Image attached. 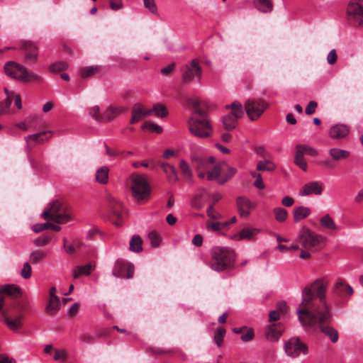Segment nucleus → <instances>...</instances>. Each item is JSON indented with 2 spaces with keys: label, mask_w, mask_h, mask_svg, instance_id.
I'll list each match as a JSON object with an SVG mask.
<instances>
[{
  "label": "nucleus",
  "mask_w": 363,
  "mask_h": 363,
  "mask_svg": "<svg viewBox=\"0 0 363 363\" xmlns=\"http://www.w3.org/2000/svg\"><path fill=\"white\" fill-rule=\"evenodd\" d=\"M328 281L325 277L317 279L302 290L301 302L296 309L301 325L304 328H318L335 343L338 340L337 330L328 325L332 313L326 300Z\"/></svg>",
  "instance_id": "nucleus-1"
},
{
  "label": "nucleus",
  "mask_w": 363,
  "mask_h": 363,
  "mask_svg": "<svg viewBox=\"0 0 363 363\" xmlns=\"http://www.w3.org/2000/svg\"><path fill=\"white\" fill-rule=\"evenodd\" d=\"M192 162L197 172L198 177L204 179L206 176L209 181L218 179L221 174L222 165H225V162L224 161L216 164L215 158L212 156L194 157Z\"/></svg>",
  "instance_id": "nucleus-2"
},
{
  "label": "nucleus",
  "mask_w": 363,
  "mask_h": 363,
  "mask_svg": "<svg viewBox=\"0 0 363 363\" xmlns=\"http://www.w3.org/2000/svg\"><path fill=\"white\" fill-rule=\"evenodd\" d=\"M190 133L201 138H209L212 135L213 128L207 114L199 108H196L188 121Z\"/></svg>",
  "instance_id": "nucleus-3"
},
{
  "label": "nucleus",
  "mask_w": 363,
  "mask_h": 363,
  "mask_svg": "<svg viewBox=\"0 0 363 363\" xmlns=\"http://www.w3.org/2000/svg\"><path fill=\"white\" fill-rule=\"evenodd\" d=\"M234 263L232 252L220 247H214L211 250L210 267L216 272H223L231 268Z\"/></svg>",
  "instance_id": "nucleus-4"
},
{
  "label": "nucleus",
  "mask_w": 363,
  "mask_h": 363,
  "mask_svg": "<svg viewBox=\"0 0 363 363\" xmlns=\"http://www.w3.org/2000/svg\"><path fill=\"white\" fill-rule=\"evenodd\" d=\"M41 217L59 224H64L72 220V216L67 207L59 200L50 202L49 207L42 213Z\"/></svg>",
  "instance_id": "nucleus-5"
},
{
  "label": "nucleus",
  "mask_w": 363,
  "mask_h": 363,
  "mask_svg": "<svg viewBox=\"0 0 363 363\" xmlns=\"http://www.w3.org/2000/svg\"><path fill=\"white\" fill-rule=\"evenodd\" d=\"M4 71L9 77L23 82L38 81L40 79L38 74L27 70L23 65L13 61L5 64Z\"/></svg>",
  "instance_id": "nucleus-6"
},
{
  "label": "nucleus",
  "mask_w": 363,
  "mask_h": 363,
  "mask_svg": "<svg viewBox=\"0 0 363 363\" xmlns=\"http://www.w3.org/2000/svg\"><path fill=\"white\" fill-rule=\"evenodd\" d=\"M131 190L133 197L138 202H142L149 199L151 189L143 175L133 174L131 175Z\"/></svg>",
  "instance_id": "nucleus-7"
},
{
  "label": "nucleus",
  "mask_w": 363,
  "mask_h": 363,
  "mask_svg": "<svg viewBox=\"0 0 363 363\" xmlns=\"http://www.w3.org/2000/svg\"><path fill=\"white\" fill-rule=\"evenodd\" d=\"M322 237L303 226L298 232L296 241L307 250H312L321 242Z\"/></svg>",
  "instance_id": "nucleus-8"
},
{
  "label": "nucleus",
  "mask_w": 363,
  "mask_h": 363,
  "mask_svg": "<svg viewBox=\"0 0 363 363\" xmlns=\"http://www.w3.org/2000/svg\"><path fill=\"white\" fill-rule=\"evenodd\" d=\"M226 108H231L232 111L230 113L225 116L223 118V127L227 130H233L238 123V118H240L243 115V108L240 103L233 102L230 105H226Z\"/></svg>",
  "instance_id": "nucleus-9"
},
{
  "label": "nucleus",
  "mask_w": 363,
  "mask_h": 363,
  "mask_svg": "<svg viewBox=\"0 0 363 363\" xmlns=\"http://www.w3.org/2000/svg\"><path fill=\"white\" fill-rule=\"evenodd\" d=\"M348 20L355 25L363 26V0L351 1L347 7Z\"/></svg>",
  "instance_id": "nucleus-10"
},
{
  "label": "nucleus",
  "mask_w": 363,
  "mask_h": 363,
  "mask_svg": "<svg viewBox=\"0 0 363 363\" xmlns=\"http://www.w3.org/2000/svg\"><path fill=\"white\" fill-rule=\"evenodd\" d=\"M286 354L292 358L298 357L301 354H306L308 347L301 342L298 337H292L284 343Z\"/></svg>",
  "instance_id": "nucleus-11"
},
{
  "label": "nucleus",
  "mask_w": 363,
  "mask_h": 363,
  "mask_svg": "<svg viewBox=\"0 0 363 363\" xmlns=\"http://www.w3.org/2000/svg\"><path fill=\"white\" fill-rule=\"evenodd\" d=\"M182 72V79L184 82H189L195 78L200 82L202 72L197 59L193 60L189 65H186L183 67Z\"/></svg>",
  "instance_id": "nucleus-12"
},
{
  "label": "nucleus",
  "mask_w": 363,
  "mask_h": 363,
  "mask_svg": "<svg viewBox=\"0 0 363 363\" xmlns=\"http://www.w3.org/2000/svg\"><path fill=\"white\" fill-rule=\"evenodd\" d=\"M134 273V267L130 262L118 259L114 264L112 274L116 277L130 279Z\"/></svg>",
  "instance_id": "nucleus-13"
},
{
  "label": "nucleus",
  "mask_w": 363,
  "mask_h": 363,
  "mask_svg": "<svg viewBox=\"0 0 363 363\" xmlns=\"http://www.w3.org/2000/svg\"><path fill=\"white\" fill-rule=\"evenodd\" d=\"M266 108V104L259 99L248 100L245 103L247 114L252 121L257 120L262 114Z\"/></svg>",
  "instance_id": "nucleus-14"
},
{
  "label": "nucleus",
  "mask_w": 363,
  "mask_h": 363,
  "mask_svg": "<svg viewBox=\"0 0 363 363\" xmlns=\"http://www.w3.org/2000/svg\"><path fill=\"white\" fill-rule=\"evenodd\" d=\"M20 295V289L15 285H6L0 289V311L9 298H15Z\"/></svg>",
  "instance_id": "nucleus-15"
},
{
  "label": "nucleus",
  "mask_w": 363,
  "mask_h": 363,
  "mask_svg": "<svg viewBox=\"0 0 363 363\" xmlns=\"http://www.w3.org/2000/svg\"><path fill=\"white\" fill-rule=\"evenodd\" d=\"M323 184L318 181H313L305 184L298 191L300 196H306L312 194L319 196L323 193Z\"/></svg>",
  "instance_id": "nucleus-16"
},
{
  "label": "nucleus",
  "mask_w": 363,
  "mask_h": 363,
  "mask_svg": "<svg viewBox=\"0 0 363 363\" xmlns=\"http://www.w3.org/2000/svg\"><path fill=\"white\" fill-rule=\"evenodd\" d=\"M21 48L25 55L26 62L34 63L38 55V48L35 44L31 41H24L22 43Z\"/></svg>",
  "instance_id": "nucleus-17"
},
{
  "label": "nucleus",
  "mask_w": 363,
  "mask_h": 363,
  "mask_svg": "<svg viewBox=\"0 0 363 363\" xmlns=\"http://www.w3.org/2000/svg\"><path fill=\"white\" fill-rule=\"evenodd\" d=\"M284 330V325L280 323H272L266 328V338L270 342H277Z\"/></svg>",
  "instance_id": "nucleus-18"
},
{
  "label": "nucleus",
  "mask_w": 363,
  "mask_h": 363,
  "mask_svg": "<svg viewBox=\"0 0 363 363\" xmlns=\"http://www.w3.org/2000/svg\"><path fill=\"white\" fill-rule=\"evenodd\" d=\"M147 116H149L148 109H146L145 106L141 104H135L133 105L131 109V118L130 123L131 124H135Z\"/></svg>",
  "instance_id": "nucleus-19"
},
{
  "label": "nucleus",
  "mask_w": 363,
  "mask_h": 363,
  "mask_svg": "<svg viewBox=\"0 0 363 363\" xmlns=\"http://www.w3.org/2000/svg\"><path fill=\"white\" fill-rule=\"evenodd\" d=\"M47 131H42L35 134L29 135L25 137V140L27 143L26 150L28 152L31 150V146L34 145L43 144L45 141H47L49 138L45 137L47 135Z\"/></svg>",
  "instance_id": "nucleus-20"
},
{
  "label": "nucleus",
  "mask_w": 363,
  "mask_h": 363,
  "mask_svg": "<svg viewBox=\"0 0 363 363\" xmlns=\"http://www.w3.org/2000/svg\"><path fill=\"white\" fill-rule=\"evenodd\" d=\"M238 210L241 217H247L254 205L245 196H239L236 201Z\"/></svg>",
  "instance_id": "nucleus-21"
},
{
  "label": "nucleus",
  "mask_w": 363,
  "mask_h": 363,
  "mask_svg": "<svg viewBox=\"0 0 363 363\" xmlns=\"http://www.w3.org/2000/svg\"><path fill=\"white\" fill-rule=\"evenodd\" d=\"M259 232V230L255 228H244L240 232L233 236V239L237 241L253 239Z\"/></svg>",
  "instance_id": "nucleus-22"
},
{
  "label": "nucleus",
  "mask_w": 363,
  "mask_h": 363,
  "mask_svg": "<svg viewBox=\"0 0 363 363\" xmlns=\"http://www.w3.org/2000/svg\"><path fill=\"white\" fill-rule=\"evenodd\" d=\"M349 128L344 124H337L332 126L329 130V136L333 139H341L349 133Z\"/></svg>",
  "instance_id": "nucleus-23"
},
{
  "label": "nucleus",
  "mask_w": 363,
  "mask_h": 363,
  "mask_svg": "<svg viewBox=\"0 0 363 363\" xmlns=\"http://www.w3.org/2000/svg\"><path fill=\"white\" fill-rule=\"evenodd\" d=\"M334 291L340 296H350L353 294V289L351 286L348 285L342 279H339L334 288Z\"/></svg>",
  "instance_id": "nucleus-24"
},
{
  "label": "nucleus",
  "mask_w": 363,
  "mask_h": 363,
  "mask_svg": "<svg viewBox=\"0 0 363 363\" xmlns=\"http://www.w3.org/2000/svg\"><path fill=\"white\" fill-rule=\"evenodd\" d=\"M160 167L166 174L167 179L170 184H174L179 180L175 167L168 163H161Z\"/></svg>",
  "instance_id": "nucleus-25"
},
{
  "label": "nucleus",
  "mask_w": 363,
  "mask_h": 363,
  "mask_svg": "<svg viewBox=\"0 0 363 363\" xmlns=\"http://www.w3.org/2000/svg\"><path fill=\"white\" fill-rule=\"evenodd\" d=\"M125 111V108L123 107L110 106L102 113L101 122L110 121Z\"/></svg>",
  "instance_id": "nucleus-26"
},
{
  "label": "nucleus",
  "mask_w": 363,
  "mask_h": 363,
  "mask_svg": "<svg viewBox=\"0 0 363 363\" xmlns=\"http://www.w3.org/2000/svg\"><path fill=\"white\" fill-rule=\"evenodd\" d=\"M328 154L330 157L336 162L347 160L350 156V152L349 151L338 147L330 148L328 151Z\"/></svg>",
  "instance_id": "nucleus-27"
},
{
  "label": "nucleus",
  "mask_w": 363,
  "mask_h": 363,
  "mask_svg": "<svg viewBox=\"0 0 363 363\" xmlns=\"http://www.w3.org/2000/svg\"><path fill=\"white\" fill-rule=\"evenodd\" d=\"M253 5L259 11L268 13L273 10V3L272 0H253Z\"/></svg>",
  "instance_id": "nucleus-28"
},
{
  "label": "nucleus",
  "mask_w": 363,
  "mask_h": 363,
  "mask_svg": "<svg viewBox=\"0 0 363 363\" xmlns=\"http://www.w3.org/2000/svg\"><path fill=\"white\" fill-rule=\"evenodd\" d=\"M226 170V172L223 175L221 174L218 177V179H216L219 184H224L230 180L237 172V169L234 167L228 166L225 162V165H222L221 172Z\"/></svg>",
  "instance_id": "nucleus-29"
},
{
  "label": "nucleus",
  "mask_w": 363,
  "mask_h": 363,
  "mask_svg": "<svg viewBox=\"0 0 363 363\" xmlns=\"http://www.w3.org/2000/svg\"><path fill=\"white\" fill-rule=\"evenodd\" d=\"M179 168L184 180L189 184H193V172L189 164L185 160H182L179 162Z\"/></svg>",
  "instance_id": "nucleus-30"
},
{
  "label": "nucleus",
  "mask_w": 363,
  "mask_h": 363,
  "mask_svg": "<svg viewBox=\"0 0 363 363\" xmlns=\"http://www.w3.org/2000/svg\"><path fill=\"white\" fill-rule=\"evenodd\" d=\"M311 214V209L306 206H298L294 209V220L298 223L307 218Z\"/></svg>",
  "instance_id": "nucleus-31"
},
{
  "label": "nucleus",
  "mask_w": 363,
  "mask_h": 363,
  "mask_svg": "<svg viewBox=\"0 0 363 363\" xmlns=\"http://www.w3.org/2000/svg\"><path fill=\"white\" fill-rule=\"evenodd\" d=\"M208 198V193L205 189H200L193 199V205L196 208H201L204 201Z\"/></svg>",
  "instance_id": "nucleus-32"
},
{
  "label": "nucleus",
  "mask_w": 363,
  "mask_h": 363,
  "mask_svg": "<svg viewBox=\"0 0 363 363\" xmlns=\"http://www.w3.org/2000/svg\"><path fill=\"white\" fill-rule=\"evenodd\" d=\"M22 315H18L15 318H11L6 315H4L3 321L8 326V328L12 330H16L18 329L22 323H21Z\"/></svg>",
  "instance_id": "nucleus-33"
},
{
  "label": "nucleus",
  "mask_w": 363,
  "mask_h": 363,
  "mask_svg": "<svg viewBox=\"0 0 363 363\" xmlns=\"http://www.w3.org/2000/svg\"><path fill=\"white\" fill-rule=\"evenodd\" d=\"M47 257V253L44 250H35L32 251L29 255V261L36 264L44 260Z\"/></svg>",
  "instance_id": "nucleus-34"
},
{
  "label": "nucleus",
  "mask_w": 363,
  "mask_h": 363,
  "mask_svg": "<svg viewBox=\"0 0 363 363\" xmlns=\"http://www.w3.org/2000/svg\"><path fill=\"white\" fill-rule=\"evenodd\" d=\"M276 169V164L273 162L268 160L258 161L256 167V169L257 171L274 172Z\"/></svg>",
  "instance_id": "nucleus-35"
},
{
  "label": "nucleus",
  "mask_w": 363,
  "mask_h": 363,
  "mask_svg": "<svg viewBox=\"0 0 363 363\" xmlns=\"http://www.w3.org/2000/svg\"><path fill=\"white\" fill-rule=\"evenodd\" d=\"M94 269V266L91 264L77 267L74 269L73 277L77 279L81 275H89Z\"/></svg>",
  "instance_id": "nucleus-36"
},
{
  "label": "nucleus",
  "mask_w": 363,
  "mask_h": 363,
  "mask_svg": "<svg viewBox=\"0 0 363 363\" xmlns=\"http://www.w3.org/2000/svg\"><path fill=\"white\" fill-rule=\"evenodd\" d=\"M109 169L107 167L104 166L99 168L96 172V180L97 182L105 184L108 181Z\"/></svg>",
  "instance_id": "nucleus-37"
},
{
  "label": "nucleus",
  "mask_w": 363,
  "mask_h": 363,
  "mask_svg": "<svg viewBox=\"0 0 363 363\" xmlns=\"http://www.w3.org/2000/svg\"><path fill=\"white\" fill-rule=\"evenodd\" d=\"M143 240L142 238L138 235H134L130 241L129 250L133 252H140L143 250Z\"/></svg>",
  "instance_id": "nucleus-38"
},
{
  "label": "nucleus",
  "mask_w": 363,
  "mask_h": 363,
  "mask_svg": "<svg viewBox=\"0 0 363 363\" xmlns=\"http://www.w3.org/2000/svg\"><path fill=\"white\" fill-rule=\"evenodd\" d=\"M60 308V298L54 297L49 299L46 306V313L50 315H55Z\"/></svg>",
  "instance_id": "nucleus-39"
},
{
  "label": "nucleus",
  "mask_w": 363,
  "mask_h": 363,
  "mask_svg": "<svg viewBox=\"0 0 363 363\" xmlns=\"http://www.w3.org/2000/svg\"><path fill=\"white\" fill-rule=\"evenodd\" d=\"M108 201L109 206L113 211V213L116 217L119 218L121 215V209L123 208L122 203L120 201H118L117 199H116L115 198H113V196H111L108 197Z\"/></svg>",
  "instance_id": "nucleus-40"
},
{
  "label": "nucleus",
  "mask_w": 363,
  "mask_h": 363,
  "mask_svg": "<svg viewBox=\"0 0 363 363\" xmlns=\"http://www.w3.org/2000/svg\"><path fill=\"white\" fill-rule=\"evenodd\" d=\"M304 155L301 150L296 147V154L294 157V163L298 166L303 171L306 172L308 169L307 163L304 159Z\"/></svg>",
  "instance_id": "nucleus-41"
},
{
  "label": "nucleus",
  "mask_w": 363,
  "mask_h": 363,
  "mask_svg": "<svg viewBox=\"0 0 363 363\" xmlns=\"http://www.w3.org/2000/svg\"><path fill=\"white\" fill-rule=\"evenodd\" d=\"M49 228L55 231H60L61 230V228L59 225L52 224L51 223H38L34 225L32 227V230L35 233H40Z\"/></svg>",
  "instance_id": "nucleus-42"
},
{
  "label": "nucleus",
  "mask_w": 363,
  "mask_h": 363,
  "mask_svg": "<svg viewBox=\"0 0 363 363\" xmlns=\"http://www.w3.org/2000/svg\"><path fill=\"white\" fill-rule=\"evenodd\" d=\"M320 223L324 228L328 230H336L337 229L334 220L328 214L323 216L320 219Z\"/></svg>",
  "instance_id": "nucleus-43"
},
{
  "label": "nucleus",
  "mask_w": 363,
  "mask_h": 363,
  "mask_svg": "<svg viewBox=\"0 0 363 363\" xmlns=\"http://www.w3.org/2000/svg\"><path fill=\"white\" fill-rule=\"evenodd\" d=\"M149 115L152 113H155V116L160 118H164L167 116L168 111L167 108L162 104H157L155 105L152 108L148 109Z\"/></svg>",
  "instance_id": "nucleus-44"
},
{
  "label": "nucleus",
  "mask_w": 363,
  "mask_h": 363,
  "mask_svg": "<svg viewBox=\"0 0 363 363\" xmlns=\"http://www.w3.org/2000/svg\"><path fill=\"white\" fill-rule=\"evenodd\" d=\"M100 68L97 66H89L81 69L80 75L82 78H88L96 74Z\"/></svg>",
  "instance_id": "nucleus-45"
},
{
  "label": "nucleus",
  "mask_w": 363,
  "mask_h": 363,
  "mask_svg": "<svg viewBox=\"0 0 363 363\" xmlns=\"http://www.w3.org/2000/svg\"><path fill=\"white\" fill-rule=\"evenodd\" d=\"M229 225V223L224 222H211L208 221L206 223V228L210 231H220L222 229L226 228Z\"/></svg>",
  "instance_id": "nucleus-46"
},
{
  "label": "nucleus",
  "mask_w": 363,
  "mask_h": 363,
  "mask_svg": "<svg viewBox=\"0 0 363 363\" xmlns=\"http://www.w3.org/2000/svg\"><path fill=\"white\" fill-rule=\"evenodd\" d=\"M275 219L277 221L282 223L284 222L288 217V212L286 209L281 207H276L273 210Z\"/></svg>",
  "instance_id": "nucleus-47"
},
{
  "label": "nucleus",
  "mask_w": 363,
  "mask_h": 363,
  "mask_svg": "<svg viewBox=\"0 0 363 363\" xmlns=\"http://www.w3.org/2000/svg\"><path fill=\"white\" fill-rule=\"evenodd\" d=\"M38 118L37 116H33L27 118L24 122L18 123L17 126L24 131H27L33 127V123H36L38 122Z\"/></svg>",
  "instance_id": "nucleus-48"
},
{
  "label": "nucleus",
  "mask_w": 363,
  "mask_h": 363,
  "mask_svg": "<svg viewBox=\"0 0 363 363\" xmlns=\"http://www.w3.org/2000/svg\"><path fill=\"white\" fill-rule=\"evenodd\" d=\"M296 147L303 152V155L306 154L311 157H315L318 155V151L311 146L298 144Z\"/></svg>",
  "instance_id": "nucleus-49"
},
{
  "label": "nucleus",
  "mask_w": 363,
  "mask_h": 363,
  "mask_svg": "<svg viewBox=\"0 0 363 363\" xmlns=\"http://www.w3.org/2000/svg\"><path fill=\"white\" fill-rule=\"evenodd\" d=\"M225 330L223 328L216 329L215 332L214 341L218 347H220L223 344V340L225 335Z\"/></svg>",
  "instance_id": "nucleus-50"
},
{
  "label": "nucleus",
  "mask_w": 363,
  "mask_h": 363,
  "mask_svg": "<svg viewBox=\"0 0 363 363\" xmlns=\"http://www.w3.org/2000/svg\"><path fill=\"white\" fill-rule=\"evenodd\" d=\"M148 239L153 247H157L160 245L161 238L155 231H151L148 233Z\"/></svg>",
  "instance_id": "nucleus-51"
},
{
  "label": "nucleus",
  "mask_w": 363,
  "mask_h": 363,
  "mask_svg": "<svg viewBox=\"0 0 363 363\" xmlns=\"http://www.w3.org/2000/svg\"><path fill=\"white\" fill-rule=\"evenodd\" d=\"M51 237L50 235H43L35 238L33 243L36 247H43L47 245L50 241Z\"/></svg>",
  "instance_id": "nucleus-52"
},
{
  "label": "nucleus",
  "mask_w": 363,
  "mask_h": 363,
  "mask_svg": "<svg viewBox=\"0 0 363 363\" xmlns=\"http://www.w3.org/2000/svg\"><path fill=\"white\" fill-rule=\"evenodd\" d=\"M206 213L209 218L213 220H219L223 218L222 215L214 209L213 204L207 208Z\"/></svg>",
  "instance_id": "nucleus-53"
},
{
  "label": "nucleus",
  "mask_w": 363,
  "mask_h": 363,
  "mask_svg": "<svg viewBox=\"0 0 363 363\" xmlns=\"http://www.w3.org/2000/svg\"><path fill=\"white\" fill-rule=\"evenodd\" d=\"M32 269L31 266L28 262L23 264V268L21 270V275L23 278L27 279L31 277Z\"/></svg>",
  "instance_id": "nucleus-54"
},
{
  "label": "nucleus",
  "mask_w": 363,
  "mask_h": 363,
  "mask_svg": "<svg viewBox=\"0 0 363 363\" xmlns=\"http://www.w3.org/2000/svg\"><path fill=\"white\" fill-rule=\"evenodd\" d=\"M67 65L65 62H57L50 66V70L52 72H59L65 69Z\"/></svg>",
  "instance_id": "nucleus-55"
},
{
  "label": "nucleus",
  "mask_w": 363,
  "mask_h": 363,
  "mask_svg": "<svg viewBox=\"0 0 363 363\" xmlns=\"http://www.w3.org/2000/svg\"><path fill=\"white\" fill-rule=\"evenodd\" d=\"M143 128L148 129L150 131L157 133H160L162 132V128L160 125L152 123H144Z\"/></svg>",
  "instance_id": "nucleus-56"
},
{
  "label": "nucleus",
  "mask_w": 363,
  "mask_h": 363,
  "mask_svg": "<svg viewBox=\"0 0 363 363\" xmlns=\"http://www.w3.org/2000/svg\"><path fill=\"white\" fill-rule=\"evenodd\" d=\"M110 9L113 11H117L123 8V0H109Z\"/></svg>",
  "instance_id": "nucleus-57"
},
{
  "label": "nucleus",
  "mask_w": 363,
  "mask_h": 363,
  "mask_svg": "<svg viewBox=\"0 0 363 363\" xmlns=\"http://www.w3.org/2000/svg\"><path fill=\"white\" fill-rule=\"evenodd\" d=\"M55 354L53 357L55 360L65 362L67 359V353L65 350L55 349Z\"/></svg>",
  "instance_id": "nucleus-58"
},
{
  "label": "nucleus",
  "mask_w": 363,
  "mask_h": 363,
  "mask_svg": "<svg viewBox=\"0 0 363 363\" xmlns=\"http://www.w3.org/2000/svg\"><path fill=\"white\" fill-rule=\"evenodd\" d=\"M12 103L11 98H6L0 104V113L4 114L7 113L11 104Z\"/></svg>",
  "instance_id": "nucleus-59"
},
{
  "label": "nucleus",
  "mask_w": 363,
  "mask_h": 363,
  "mask_svg": "<svg viewBox=\"0 0 363 363\" xmlns=\"http://www.w3.org/2000/svg\"><path fill=\"white\" fill-rule=\"evenodd\" d=\"M89 114L92 116L96 121H101L102 114L100 113L99 107L98 106H94L91 108L89 111Z\"/></svg>",
  "instance_id": "nucleus-60"
},
{
  "label": "nucleus",
  "mask_w": 363,
  "mask_h": 363,
  "mask_svg": "<svg viewBox=\"0 0 363 363\" xmlns=\"http://www.w3.org/2000/svg\"><path fill=\"white\" fill-rule=\"evenodd\" d=\"M143 1L145 8L148 9L152 13H157V8L154 0H143Z\"/></svg>",
  "instance_id": "nucleus-61"
},
{
  "label": "nucleus",
  "mask_w": 363,
  "mask_h": 363,
  "mask_svg": "<svg viewBox=\"0 0 363 363\" xmlns=\"http://www.w3.org/2000/svg\"><path fill=\"white\" fill-rule=\"evenodd\" d=\"M246 333H243L240 338L243 342H249L253 339L254 332L252 329H247L245 330Z\"/></svg>",
  "instance_id": "nucleus-62"
},
{
  "label": "nucleus",
  "mask_w": 363,
  "mask_h": 363,
  "mask_svg": "<svg viewBox=\"0 0 363 363\" xmlns=\"http://www.w3.org/2000/svg\"><path fill=\"white\" fill-rule=\"evenodd\" d=\"M317 103L314 101H311L309 102L308 106L306 108L305 112L307 115H311L315 113V109L317 108Z\"/></svg>",
  "instance_id": "nucleus-63"
},
{
  "label": "nucleus",
  "mask_w": 363,
  "mask_h": 363,
  "mask_svg": "<svg viewBox=\"0 0 363 363\" xmlns=\"http://www.w3.org/2000/svg\"><path fill=\"white\" fill-rule=\"evenodd\" d=\"M337 56L335 50H332L327 56L328 63L330 65L335 64L337 61Z\"/></svg>",
  "instance_id": "nucleus-64"
}]
</instances>
